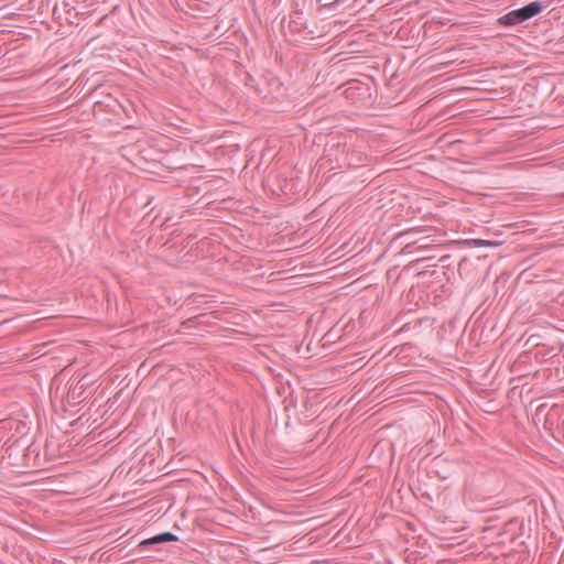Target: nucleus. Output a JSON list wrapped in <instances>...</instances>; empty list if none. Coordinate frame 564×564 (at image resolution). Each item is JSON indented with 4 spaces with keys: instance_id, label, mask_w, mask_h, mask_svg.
<instances>
[{
    "instance_id": "1",
    "label": "nucleus",
    "mask_w": 564,
    "mask_h": 564,
    "mask_svg": "<svg viewBox=\"0 0 564 564\" xmlns=\"http://www.w3.org/2000/svg\"><path fill=\"white\" fill-rule=\"evenodd\" d=\"M542 6L540 2H531L528 6L513 10L499 19V22L503 25H514L529 20L540 13Z\"/></svg>"
},
{
    "instance_id": "2",
    "label": "nucleus",
    "mask_w": 564,
    "mask_h": 564,
    "mask_svg": "<svg viewBox=\"0 0 564 564\" xmlns=\"http://www.w3.org/2000/svg\"><path fill=\"white\" fill-rule=\"evenodd\" d=\"M176 536L172 533H162L159 535H155L147 541H144V544H154V543H163V542H170L175 541Z\"/></svg>"
},
{
    "instance_id": "3",
    "label": "nucleus",
    "mask_w": 564,
    "mask_h": 564,
    "mask_svg": "<svg viewBox=\"0 0 564 564\" xmlns=\"http://www.w3.org/2000/svg\"><path fill=\"white\" fill-rule=\"evenodd\" d=\"M465 243L471 247H495L498 246L497 242L489 241V240H482V239H471L467 240Z\"/></svg>"
}]
</instances>
